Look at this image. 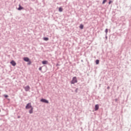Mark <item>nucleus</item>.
Here are the masks:
<instances>
[{
	"instance_id": "3",
	"label": "nucleus",
	"mask_w": 131,
	"mask_h": 131,
	"mask_svg": "<svg viewBox=\"0 0 131 131\" xmlns=\"http://www.w3.org/2000/svg\"><path fill=\"white\" fill-rule=\"evenodd\" d=\"M33 107L32 106L31 103H29L27 104L26 106V109H29V108H32Z\"/></svg>"
},
{
	"instance_id": "9",
	"label": "nucleus",
	"mask_w": 131,
	"mask_h": 131,
	"mask_svg": "<svg viewBox=\"0 0 131 131\" xmlns=\"http://www.w3.org/2000/svg\"><path fill=\"white\" fill-rule=\"evenodd\" d=\"M24 9V8H23L22 7H21L20 5H19V8H18V10H21Z\"/></svg>"
},
{
	"instance_id": "20",
	"label": "nucleus",
	"mask_w": 131,
	"mask_h": 131,
	"mask_svg": "<svg viewBox=\"0 0 131 131\" xmlns=\"http://www.w3.org/2000/svg\"><path fill=\"white\" fill-rule=\"evenodd\" d=\"M1 112V110H0V112Z\"/></svg>"
},
{
	"instance_id": "1",
	"label": "nucleus",
	"mask_w": 131,
	"mask_h": 131,
	"mask_svg": "<svg viewBox=\"0 0 131 131\" xmlns=\"http://www.w3.org/2000/svg\"><path fill=\"white\" fill-rule=\"evenodd\" d=\"M71 84H75L78 82V80L76 77H74L72 78V80L71 81Z\"/></svg>"
},
{
	"instance_id": "19",
	"label": "nucleus",
	"mask_w": 131,
	"mask_h": 131,
	"mask_svg": "<svg viewBox=\"0 0 131 131\" xmlns=\"http://www.w3.org/2000/svg\"><path fill=\"white\" fill-rule=\"evenodd\" d=\"M39 71H41V70H42V67L39 68Z\"/></svg>"
},
{
	"instance_id": "16",
	"label": "nucleus",
	"mask_w": 131,
	"mask_h": 131,
	"mask_svg": "<svg viewBox=\"0 0 131 131\" xmlns=\"http://www.w3.org/2000/svg\"><path fill=\"white\" fill-rule=\"evenodd\" d=\"M108 29H106V30H105V33H106V34H107V33H108Z\"/></svg>"
},
{
	"instance_id": "14",
	"label": "nucleus",
	"mask_w": 131,
	"mask_h": 131,
	"mask_svg": "<svg viewBox=\"0 0 131 131\" xmlns=\"http://www.w3.org/2000/svg\"><path fill=\"white\" fill-rule=\"evenodd\" d=\"M106 2H107V0H103L102 2V4L103 5L105 4Z\"/></svg>"
},
{
	"instance_id": "18",
	"label": "nucleus",
	"mask_w": 131,
	"mask_h": 131,
	"mask_svg": "<svg viewBox=\"0 0 131 131\" xmlns=\"http://www.w3.org/2000/svg\"><path fill=\"white\" fill-rule=\"evenodd\" d=\"M4 96L5 98H8V95H4Z\"/></svg>"
},
{
	"instance_id": "7",
	"label": "nucleus",
	"mask_w": 131,
	"mask_h": 131,
	"mask_svg": "<svg viewBox=\"0 0 131 131\" xmlns=\"http://www.w3.org/2000/svg\"><path fill=\"white\" fill-rule=\"evenodd\" d=\"M99 108V106L98 104H96L95 107V111H97Z\"/></svg>"
},
{
	"instance_id": "8",
	"label": "nucleus",
	"mask_w": 131,
	"mask_h": 131,
	"mask_svg": "<svg viewBox=\"0 0 131 131\" xmlns=\"http://www.w3.org/2000/svg\"><path fill=\"white\" fill-rule=\"evenodd\" d=\"M48 63V61H47V60L42 61V63L43 64H47Z\"/></svg>"
},
{
	"instance_id": "5",
	"label": "nucleus",
	"mask_w": 131,
	"mask_h": 131,
	"mask_svg": "<svg viewBox=\"0 0 131 131\" xmlns=\"http://www.w3.org/2000/svg\"><path fill=\"white\" fill-rule=\"evenodd\" d=\"M10 63L12 64V66L14 67H15L16 65V63L14 60H12L10 62Z\"/></svg>"
},
{
	"instance_id": "10",
	"label": "nucleus",
	"mask_w": 131,
	"mask_h": 131,
	"mask_svg": "<svg viewBox=\"0 0 131 131\" xmlns=\"http://www.w3.org/2000/svg\"><path fill=\"white\" fill-rule=\"evenodd\" d=\"M33 107H31L30 110L29 111V113L30 114L33 113Z\"/></svg>"
},
{
	"instance_id": "11",
	"label": "nucleus",
	"mask_w": 131,
	"mask_h": 131,
	"mask_svg": "<svg viewBox=\"0 0 131 131\" xmlns=\"http://www.w3.org/2000/svg\"><path fill=\"white\" fill-rule=\"evenodd\" d=\"M84 28V26L83 25H80L79 26V28L81 29H83Z\"/></svg>"
},
{
	"instance_id": "13",
	"label": "nucleus",
	"mask_w": 131,
	"mask_h": 131,
	"mask_svg": "<svg viewBox=\"0 0 131 131\" xmlns=\"http://www.w3.org/2000/svg\"><path fill=\"white\" fill-rule=\"evenodd\" d=\"M49 38L48 37H45L43 38V40H45V41H47V40H49Z\"/></svg>"
},
{
	"instance_id": "15",
	"label": "nucleus",
	"mask_w": 131,
	"mask_h": 131,
	"mask_svg": "<svg viewBox=\"0 0 131 131\" xmlns=\"http://www.w3.org/2000/svg\"><path fill=\"white\" fill-rule=\"evenodd\" d=\"M99 63V60H96V64H98Z\"/></svg>"
},
{
	"instance_id": "2",
	"label": "nucleus",
	"mask_w": 131,
	"mask_h": 131,
	"mask_svg": "<svg viewBox=\"0 0 131 131\" xmlns=\"http://www.w3.org/2000/svg\"><path fill=\"white\" fill-rule=\"evenodd\" d=\"M23 59L25 61L28 62V65H30L32 63L31 61L30 60V59L28 57H24Z\"/></svg>"
},
{
	"instance_id": "4",
	"label": "nucleus",
	"mask_w": 131,
	"mask_h": 131,
	"mask_svg": "<svg viewBox=\"0 0 131 131\" xmlns=\"http://www.w3.org/2000/svg\"><path fill=\"white\" fill-rule=\"evenodd\" d=\"M40 101L42 102L46 103H49V101H48V100H47L46 99H41L40 100Z\"/></svg>"
},
{
	"instance_id": "6",
	"label": "nucleus",
	"mask_w": 131,
	"mask_h": 131,
	"mask_svg": "<svg viewBox=\"0 0 131 131\" xmlns=\"http://www.w3.org/2000/svg\"><path fill=\"white\" fill-rule=\"evenodd\" d=\"M24 89L26 92H28L30 90V87L29 86H27L25 87Z\"/></svg>"
},
{
	"instance_id": "17",
	"label": "nucleus",
	"mask_w": 131,
	"mask_h": 131,
	"mask_svg": "<svg viewBox=\"0 0 131 131\" xmlns=\"http://www.w3.org/2000/svg\"><path fill=\"white\" fill-rule=\"evenodd\" d=\"M112 3H113V2L112 1H110L108 4L110 5Z\"/></svg>"
},
{
	"instance_id": "12",
	"label": "nucleus",
	"mask_w": 131,
	"mask_h": 131,
	"mask_svg": "<svg viewBox=\"0 0 131 131\" xmlns=\"http://www.w3.org/2000/svg\"><path fill=\"white\" fill-rule=\"evenodd\" d=\"M59 11L60 12H62L63 11V9L61 7L59 8Z\"/></svg>"
}]
</instances>
